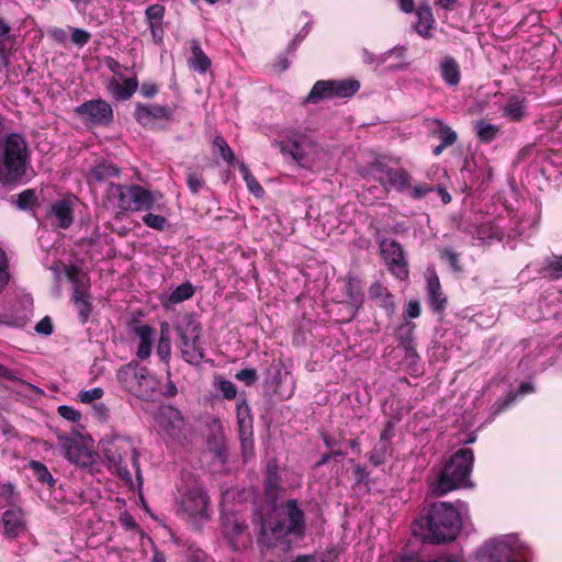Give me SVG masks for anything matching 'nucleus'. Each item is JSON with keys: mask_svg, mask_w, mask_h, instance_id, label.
<instances>
[{"mask_svg": "<svg viewBox=\"0 0 562 562\" xmlns=\"http://www.w3.org/2000/svg\"><path fill=\"white\" fill-rule=\"evenodd\" d=\"M440 76L450 87H456L461 81L460 66L452 56H445L440 61Z\"/></svg>", "mask_w": 562, "mask_h": 562, "instance_id": "26", "label": "nucleus"}, {"mask_svg": "<svg viewBox=\"0 0 562 562\" xmlns=\"http://www.w3.org/2000/svg\"><path fill=\"white\" fill-rule=\"evenodd\" d=\"M119 172L120 170L114 164L103 160L91 169L90 175L95 181L101 182L109 178L119 176Z\"/></svg>", "mask_w": 562, "mask_h": 562, "instance_id": "38", "label": "nucleus"}, {"mask_svg": "<svg viewBox=\"0 0 562 562\" xmlns=\"http://www.w3.org/2000/svg\"><path fill=\"white\" fill-rule=\"evenodd\" d=\"M134 116L143 127L154 130L158 121H172L173 110L167 105L136 103Z\"/></svg>", "mask_w": 562, "mask_h": 562, "instance_id": "10", "label": "nucleus"}, {"mask_svg": "<svg viewBox=\"0 0 562 562\" xmlns=\"http://www.w3.org/2000/svg\"><path fill=\"white\" fill-rule=\"evenodd\" d=\"M145 16L148 24L162 23L165 7L159 3L151 4L145 10Z\"/></svg>", "mask_w": 562, "mask_h": 562, "instance_id": "48", "label": "nucleus"}, {"mask_svg": "<svg viewBox=\"0 0 562 562\" xmlns=\"http://www.w3.org/2000/svg\"><path fill=\"white\" fill-rule=\"evenodd\" d=\"M36 201V195L34 190L27 189L21 192L18 195L16 204L21 210H26L31 207Z\"/></svg>", "mask_w": 562, "mask_h": 562, "instance_id": "52", "label": "nucleus"}, {"mask_svg": "<svg viewBox=\"0 0 562 562\" xmlns=\"http://www.w3.org/2000/svg\"><path fill=\"white\" fill-rule=\"evenodd\" d=\"M502 116L514 123L525 120L527 116L526 100L517 95H512L503 106Z\"/></svg>", "mask_w": 562, "mask_h": 562, "instance_id": "24", "label": "nucleus"}, {"mask_svg": "<svg viewBox=\"0 0 562 562\" xmlns=\"http://www.w3.org/2000/svg\"><path fill=\"white\" fill-rule=\"evenodd\" d=\"M100 449L109 465L113 467L117 474L125 481H132V475L124 462V459L131 456L133 468L136 476L140 480V467L138 461V452L133 447L130 439L114 436L109 440L100 441Z\"/></svg>", "mask_w": 562, "mask_h": 562, "instance_id": "5", "label": "nucleus"}, {"mask_svg": "<svg viewBox=\"0 0 562 562\" xmlns=\"http://www.w3.org/2000/svg\"><path fill=\"white\" fill-rule=\"evenodd\" d=\"M427 291L431 308L435 312L443 311L447 306V297L442 293L439 277L436 273L428 277Z\"/></svg>", "mask_w": 562, "mask_h": 562, "instance_id": "22", "label": "nucleus"}, {"mask_svg": "<svg viewBox=\"0 0 562 562\" xmlns=\"http://www.w3.org/2000/svg\"><path fill=\"white\" fill-rule=\"evenodd\" d=\"M246 405V401L243 400L240 401V403L237 404V407H236V411H237V422H238V426H239V438H240V446H241V450L244 451L245 450V447H246V432H245V428H244V422L246 419V416H244L243 414V407Z\"/></svg>", "mask_w": 562, "mask_h": 562, "instance_id": "54", "label": "nucleus"}, {"mask_svg": "<svg viewBox=\"0 0 562 562\" xmlns=\"http://www.w3.org/2000/svg\"><path fill=\"white\" fill-rule=\"evenodd\" d=\"M439 257L441 260L446 261L454 272L460 273L463 271V267L460 263V254L456 252L452 248L446 247L439 249Z\"/></svg>", "mask_w": 562, "mask_h": 562, "instance_id": "44", "label": "nucleus"}, {"mask_svg": "<svg viewBox=\"0 0 562 562\" xmlns=\"http://www.w3.org/2000/svg\"><path fill=\"white\" fill-rule=\"evenodd\" d=\"M64 273L72 285L71 295L90 292V280L86 273L82 272L81 268L74 265L65 266Z\"/></svg>", "mask_w": 562, "mask_h": 562, "instance_id": "21", "label": "nucleus"}, {"mask_svg": "<svg viewBox=\"0 0 562 562\" xmlns=\"http://www.w3.org/2000/svg\"><path fill=\"white\" fill-rule=\"evenodd\" d=\"M0 497H2L8 504H13L18 499V493L11 483L0 484Z\"/></svg>", "mask_w": 562, "mask_h": 562, "instance_id": "56", "label": "nucleus"}, {"mask_svg": "<svg viewBox=\"0 0 562 562\" xmlns=\"http://www.w3.org/2000/svg\"><path fill=\"white\" fill-rule=\"evenodd\" d=\"M369 297L374 301L378 306L393 308L392 295L380 282L371 284L369 288Z\"/></svg>", "mask_w": 562, "mask_h": 562, "instance_id": "35", "label": "nucleus"}, {"mask_svg": "<svg viewBox=\"0 0 562 562\" xmlns=\"http://www.w3.org/2000/svg\"><path fill=\"white\" fill-rule=\"evenodd\" d=\"M75 113L92 125L108 126L113 121V109L102 99L81 103L75 109Z\"/></svg>", "mask_w": 562, "mask_h": 562, "instance_id": "9", "label": "nucleus"}, {"mask_svg": "<svg viewBox=\"0 0 562 562\" xmlns=\"http://www.w3.org/2000/svg\"><path fill=\"white\" fill-rule=\"evenodd\" d=\"M106 91L117 101H127L138 89L136 77L120 79L111 77L105 83Z\"/></svg>", "mask_w": 562, "mask_h": 562, "instance_id": "15", "label": "nucleus"}, {"mask_svg": "<svg viewBox=\"0 0 562 562\" xmlns=\"http://www.w3.org/2000/svg\"><path fill=\"white\" fill-rule=\"evenodd\" d=\"M427 131L431 137L440 139V143L452 146L458 140V134L452 127L440 119H428L425 121Z\"/></svg>", "mask_w": 562, "mask_h": 562, "instance_id": "19", "label": "nucleus"}, {"mask_svg": "<svg viewBox=\"0 0 562 562\" xmlns=\"http://www.w3.org/2000/svg\"><path fill=\"white\" fill-rule=\"evenodd\" d=\"M395 436V423L391 419L386 420L383 425V429L380 434L382 441L391 443L392 438Z\"/></svg>", "mask_w": 562, "mask_h": 562, "instance_id": "61", "label": "nucleus"}, {"mask_svg": "<svg viewBox=\"0 0 562 562\" xmlns=\"http://www.w3.org/2000/svg\"><path fill=\"white\" fill-rule=\"evenodd\" d=\"M212 151L214 155H220L223 160L232 166L235 162V155L226 140L221 136L216 135L212 142Z\"/></svg>", "mask_w": 562, "mask_h": 562, "instance_id": "40", "label": "nucleus"}, {"mask_svg": "<svg viewBox=\"0 0 562 562\" xmlns=\"http://www.w3.org/2000/svg\"><path fill=\"white\" fill-rule=\"evenodd\" d=\"M279 148L281 153L289 155L297 165L303 166L306 154L297 142H281Z\"/></svg>", "mask_w": 562, "mask_h": 562, "instance_id": "42", "label": "nucleus"}, {"mask_svg": "<svg viewBox=\"0 0 562 562\" xmlns=\"http://www.w3.org/2000/svg\"><path fill=\"white\" fill-rule=\"evenodd\" d=\"M106 198L121 211L132 210V186L110 183L106 189Z\"/></svg>", "mask_w": 562, "mask_h": 562, "instance_id": "18", "label": "nucleus"}, {"mask_svg": "<svg viewBox=\"0 0 562 562\" xmlns=\"http://www.w3.org/2000/svg\"><path fill=\"white\" fill-rule=\"evenodd\" d=\"M57 411L63 418L69 422L78 423L81 419V413L71 406L60 405Z\"/></svg>", "mask_w": 562, "mask_h": 562, "instance_id": "55", "label": "nucleus"}, {"mask_svg": "<svg viewBox=\"0 0 562 562\" xmlns=\"http://www.w3.org/2000/svg\"><path fill=\"white\" fill-rule=\"evenodd\" d=\"M431 191H434V187L428 183H418L412 188L409 195L414 200H422Z\"/></svg>", "mask_w": 562, "mask_h": 562, "instance_id": "58", "label": "nucleus"}, {"mask_svg": "<svg viewBox=\"0 0 562 562\" xmlns=\"http://www.w3.org/2000/svg\"><path fill=\"white\" fill-rule=\"evenodd\" d=\"M9 280L10 273L8 271V258L4 250L0 248V292L9 283Z\"/></svg>", "mask_w": 562, "mask_h": 562, "instance_id": "53", "label": "nucleus"}, {"mask_svg": "<svg viewBox=\"0 0 562 562\" xmlns=\"http://www.w3.org/2000/svg\"><path fill=\"white\" fill-rule=\"evenodd\" d=\"M30 468L33 470L36 479L43 484H47L49 486H54L55 480L48 469L38 461H31Z\"/></svg>", "mask_w": 562, "mask_h": 562, "instance_id": "45", "label": "nucleus"}, {"mask_svg": "<svg viewBox=\"0 0 562 562\" xmlns=\"http://www.w3.org/2000/svg\"><path fill=\"white\" fill-rule=\"evenodd\" d=\"M4 535L11 539L19 537L26 530L24 513L20 507L7 509L2 515Z\"/></svg>", "mask_w": 562, "mask_h": 562, "instance_id": "17", "label": "nucleus"}, {"mask_svg": "<svg viewBox=\"0 0 562 562\" xmlns=\"http://www.w3.org/2000/svg\"><path fill=\"white\" fill-rule=\"evenodd\" d=\"M416 527L424 541L436 544L445 543L457 538L461 529V516L450 503L437 502L419 516Z\"/></svg>", "mask_w": 562, "mask_h": 562, "instance_id": "2", "label": "nucleus"}, {"mask_svg": "<svg viewBox=\"0 0 562 562\" xmlns=\"http://www.w3.org/2000/svg\"><path fill=\"white\" fill-rule=\"evenodd\" d=\"M177 333L180 338V350L183 360L190 364H200L204 355L202 348L199 345V327L196 325H193L191 330H184L183 328L178 327Z\"/></svg>", "mask_w": 562, "mask_h": 562, "instance_id": "12", "label": "nucleus"}, {"mask_svg": "<svg viewBox=\"0 0 562 562\" xmlns=\"http://www.w3.org/2000/svg\"><path fill=\"white\" fill-rule=\"evenodd\" d=\"M187 184L193 193H198L204 186V180L201 175L190 172L187 175Z\"/></svg>", "mask_w": 562, "mask_h": 562, "instance_id": "60", "label": "nucleus"}, {"mask_svg": "<svg viewBox=\"0 0 562 562\" xmlns=\"http://www.w3.org/2000/svg\"><path fill=\"white\" fill-rule=\"evenodd\" d=\"M415 324L412 322H405L401 324L397 328V341L398 347L403 348L406 351L408 357L417 356L415 341H414V330Z\"/></svg>", "mask_w": 562, "mask_h": 562, "instance_id": "28", "label": "nucleus"}, {"mask_svg": "<svg viewBox=\"0 0 562 562\" xmlns=\"http://www.w3.org/2000/svg\"><path fill=\"white\" fill-rule=\"evenodd\" d=\"M346 296L352 301V302H359L361 292L360 286L358 284V281L352 278H348L345 281V290H344Z\"/></svg>", "mask_w": 562, "mask_h": 562, "instance_id": "50", "label": "nucleus"}, {"mask_svg": "<svg viewBox=\"0 0 562 562\" xmlns=\"http://www.w3.org/2000/svg\"><path fill=\"white\" fill-rule=\"evenodd\" d=\"M157 199L155 195L140 186H132V210L131 211H148L155 209Z\"/></svg>", "mask_w": 562, "mask_h": 562, "instance_id": "23", "label": "nucleus"}, {"mask_svg": "<svg viewBox=\"0 0 562 562\" xmlns=\"http://www.w3.org/2000/svg\"><path fill=\"white\" fill-rule=\"evenodd\" d=\"M131 331L139 338L136 356L140 360L149 358L153 349L154 328L147 324L134 321L131 324Z\"/></svg>", "mask_w": 562, "mask_h": 562, "instance_id": "16", "label": "nucleus"}, {"mask_svg": "<svg viewBox=\"0 0 562 562\" xmlns=\"http://www.w3.org/2000/svg\"><path fill=\"white\" fill-rule=\"evenodd\" d=\"M473 462L474 453L472 449L461 448L457 450L430 484L431 494L439 497L463 486L470 476Z\"/></svg>", "mask_w": 562, "mask_h": 562, "instance_id": "4", "label": "nucleus"}, {"mask_svg": "<svg viewBox=\"0 0 562 562\" xmlns=\"http://www.w3.org/2000/svg\"><path fill=\"white\" fill-rule=\"evenodd\" d=\"M120 385L132 395L147 400L157 390V381L146 367L135 361L122 366L116 373Z\"/></svg>", "mask_w": 562, "mask_h": 562, "instance_id": "7", "label": "nucleus"}, {"mask_svg": "<svg viewBox=\"0 0 562 562\" xmlns=\"http://www.w3.org/2000/svg\"><path fill=\"white\" fill-rule=\"evenodd\" d=\"M215 385L222 392V395L226 400H234L237 395V389L235 384L222 376H215Z\"/></svg>", "mask_w": 562, "mask_h": 562, "instance_id": "46", "label": "nucleus"}, {"mask_svg": "<svg viewBox=\"0 0 562 562\" xmlns=\"http://www.w3.org/2000/svg\"><path fill=\"white\" fill-rule=\"evenodd\" d=\"M281 491V486L265 485V504L255 515L260 522L257 541L267 548L288 542L290 536L301 538L305 533V515L297 501L288 499L284 506L277 505Z\"/></svg>", "mask_w": 562, "mask_h": 562, "instance_id": "1", "label": "nucleus"}, {"mask_svg": "<svg viewBox=\"0 0 562 562\" xmlns=\"http://www.w3.org/2000/svg\"><path fill=\"white\" fill-rule=\"evenodd\" d=\"M103 390L101 387H93L79 393V398L82 403L89 404L103 396Z\"/></svg>", "mask_w": 562, "mask_h": 562, "instance_id": "57", "label": "nucleus"}, {"mask_svg": "<svg viewBox=\"0 0 562 562\" xmlns=\"http://www.w3.org/2000/svg\"><path fill=\"white\" fill-rule=\"evenodd\" d=\"M206 446L215 459H218L221 462L225 461L226 449L224 445V436L220 427L215 430H212V432L207 436Z\"/></svg>", "mask_w": 562, "mask_h": 562, "instance_id": "31", "label": "nucleus"}, {"mask_svg": "<svg viewBox=\"0 0 562 562\" xmlns=\"http://www.w3.org/2000/svg\"><path fill=\"white\" fill-rule=\"evenodd\" d=\"M418 21L415 25V31L424 38H430V31L435 27L436 20L434 18L431 8L427 4L419 5L416 10Z\"/></svg>", "mask_w": 562, "mask_h": 562, "instance_id": "27", "label": "nucleus"}, {"mask_svg": "<svg viewBox=\"0 0 562 562\" xmlns=\"http://www.w3.org/2000/svg\"><path fill=\"white\" fill-rule=\"evenodd\" d=\"M380 250L391 273L400 280L407 279L409 274L408 262L405 259L402 245L394 239L384 238L380 243Z\"/></svg>", "mask_w": 562, "mask_h": 562, "instance_id": "8", "label": "nucleus"}, {"mask_svg": "<svg viewBox=\"0 0 562 562\" xmlns=\"http://www.w3.org/2000/svg\"><path fill=\"white\" fill-rule=\"evenodd\" d=\"M280 481L279 467L276 461H270L267 467L265 485L281 486Z\"/></svg>", "mask_w": 562, "mask_h": 562, "instance_id": "51", "label": "nucleus"}, {"mask_svg": "<svg viewBox=\"0 0 562 562\" xmlns=\"http://www.w3.org/2000/svg\"><path fill=\"white\" fill-rule=\"evenodd\" d=\"M49 218H54L53 224L59 228H68L74 222V213L70 202L66 200H58L50 205L47 212Z\"/></svg>", "mask_w": 562, "mask_h": 562, "instance_id": "20", "label": "nucleus"}, {"mask_svg": "<svg viewBox=\"0 0 562 562\" xmlns=\"http://www.w3.org/2000/svg\"><path fill=\"white\" fill-rule=\"evenodd\" d=\"M194 294V288L190 282L178 285L168 296L170 304H177L190 299Z\"/></svg>", "mask_w": 562, "mask_h": 562, "instance_id": "43", "label": "nucleus"}, {"mask_svg": "<svg viewBox=\"0 0 562 562\" xmlns=\"http://www.w3.org/2000/svg\"><path fill=\"white\" fill-rule=\"evenodd\" d=\"M474 562H528L525 558L518 560L513 549L505 542L490 541L480 548Z\"/></svg>", "mask_w": 562, "mask_h": 562, "instance_id": "13", "label": "nucleus"}, {"mask_svg": "<svg viewBox=\"0 0 562 562\" xmlns=\"http://www.w3.org/2000/svg\"><path fill=\"white\" fill-rule=\"evenodd\" d=\"M246 495L243 491L227 490L222 497L223 535L234 551L246 547Z\"/></svg>", "mask_w": 562, "mask_h": 562, "instance_id": "3", "label": "nucleus"}, {"mask_svg": "<svg viewBox=\"0 0 562 562\" xmlns=\"http://www.w3.org/2000/svg\"><path fill=\"white\" fill-rule=\"evenodd\" d=\"M333 83V93L335 99H346L355 95L360 89V82L357 79L348 78L341 80H330Z\"/></svg>", "mask_w": 562, "mask_h": 562, "instance_id": "29", "label": "nucleus"}, {"mask_svg": "<svg viewBox=\"0 0 562 562\" xmlns=\"http://www.w3.org/2000/svg\"><path fill=\"white\" fill-rule=\"evenodd\" d=\"M142 221L146 226L157 231H164L168 225V221L165 216L154 213H146Z\"/></svg>", "mask_w": 562, "mask_h": 562, "instance_id": "47", "label": "nucleus"}, {"mask_svg": "<svg viewBox=\"0 0 562 562\" xmlns=\"http://www.w3.org/2000/svg\"><path fill=\"white\" fill-rule=\"evenodd\" d=\"M157 355L161 361L166 364L169 363L171 356V338H170V327L168 323H162L160 325V336L157 345Z\"/></svg>", "mask_w": 562, "mask_h": 562, "instance_id": "32", "label": "nucleus"}, {"mask_svg": "<svg viewBox=\"0 0 562 562\" xmlns=\"http://www.w3.org/2000/svg\"><path fill=\"white\" fill-rule=\"evenodd\" d=\"M412 176L404 168H395L385 180L386 186L397 192H404L411 187Z\"/></svg>", "mask_w": 562, "mask_h": 562, "instance_id": "33", "label": "nucleus"}, {"mask_svg": "<svg viewBox=\"0 0 562 562\" xmlns=\"http://www.w3.org/2000/svg\"><path fill=\"white\" fill-rule=\"evenodd\" d=\"M209 497L201 488L189 490L181 502V509L193 521H204L209 519L207 515Z\"/></svg>", "mask_w": 562, "mask_h": 562, "instance_id": "11", "label": "nucleus"}, {"mask_svg": "<svg viewBox=\"0 0 562 562\" xmlns=\"http://www.w3.org/2000/svg\"><path fill=\"white\" fill-rule=\"evenodd\" d=\"M516 400V394L513 392H508L505 397L498 398L492 405L491 411L492 415L496 416L505 412Z\"/></svg>", "mask_w": 562, "mask_h": 562, "instance_id": "49", "label": "nucleus"}, {"mask_svg": "<svg viewBox=\"0 0 562 562\" xmlns=\"http://www.w3.org/2000/svg\"><path fill=\"white\" fill-rule=\"evenodd\" d=\"M58 443L64 452V456L72 463L86 468L93 463V454L91 450L79 442L75 438L68 436H58Z\"/></svg>", "mask_w": 562, "mask_h": 562, "instance_id": "14", "label": "nucleus"}, {"mask_svg": "<svg viewBox=\"0 0 562 562\" xmlns=\"http://www.w3.org/2000/svg\"><path fill=\"white\" fill-rule=\"evenodd\" d=\"M91 294L89 293H82V294H76L71 295V302L74 303L75 307L77 308L79 319L82 324H86L92 313V304H91Z\"/></svg>", "mask_w": 562, "mask_h": 562, "instance_id": "36", "label": "nucleus"}, {"mask_svg": "<svg viewBox=\"0 0 562 562\" xmlns=\"http://www.w3.org/2000/svg\"><path fill=\"white\" fill-rule=\"evenodd\" d=\"M91 38V34L82 29H72L71 41L78 46H85Z\"/></svg>", "mask_w": 562, "mask_h": 562, "instance_id": "59", "label": "nucleus"}, {"mask_svg": "<svg viewBox=\"0 0 562 562\" xmlns=\"http://www.w3.org/2000/svg\"><path fill=\"white\" fill-rule=\"evenodd\" d=\"M394 169L395 168L389 166L383 157H376L372 162H370V171L374 175V178L385 188V180Z\"/></svg>", "mask_w": 562, "mask_h": 562, "instance_id": "39", "label": "nucleus"}, {"mask_svg": "<svg viewBox=\"0 0 562 562\" xmlns=\"http://www.w3.org/2000/svg\"><path fill=\"white\" fill-rule=\"evenodd\" d=\"M541 274L549 280L562 279V255H551L541 268Z\"/></svg>", "mask_w": 562, "mask_h": 562, "instance_id": "37", "label": "nucleus"}, {"mask_svg": "<svg viewBox=\"0 0 562 562\" xmlns=\"http://www.w3.org/2000/svg\"><path fill=\"white\" fill-rule=\"evenodd\" d=\"M190 45L192 56L189 59V66L201 74L206 72L211 67V59L204 54L196 40H192Z\"/></svg>", "mask_w": 562, "mask_h": 562, "instance_id": "30", "label": "nucleus"}, {"mask_svg": "<svg viewBox=\"0 0 562 562\" xmlns=\"http://www.w3.org/2000/svg\"><path fill=\"white\" fill-rule=\"evenodd\" d=\"M474 131L476 133L477 139L484 144L492 143L501 133L499 126L487 123L484 120L475 122Z\"/></svg>", "mask_w": 562, "mask_h": 562, "instance_id": "34", "label": "nucleus"}, {"mask_svg": "<svg viewBox=\"0 0 562 562\" xmlns=\"http://www.w3.org/2000/svg\"><path fill=\"white\" fill-rule=\"evenodd\" d=\"M333 83L330 80H317L304 99V104H319L324 100H333Z\"/></svg>", "mask_w": 562, "mask_h": 562, "instance_id": "25", "label": "nucleus"}, {"mask_svg": "<svg viewBox=\"0 0 562 562\" xmlns=\"http://www.w3.org/2000/svg\"><path fill=\"white\" fill-rule=\"evenodd\" d=\"M248 191L251 192L257 199L265 195V190L261 184L248 172Z\"/></svg>", "mask_w": 562, "mask_h": 562, "instance_id": "64", "label": "nucleus"}, {"mask_svg": "<svg viewBox=\"0 0 562 562\" xmlns=\"http://www.w3.org/2000/svg\"><path fill=\"white\" fill-rule=\"evenodd\" d=\"M391 454V443L386 441H379L373 447L372 451L369 453V461L374 465L379 467L385 463L387 456Z\"/></svg>", "mask_w": 562, "mask_h": 562, "instance_id": "41", "label": "nucleus"}, {"mask_svg": "<svg viewBox=\"0 0 562 562\" xmlns=\"http://www.w3.org/2000/svg\"><path fill=\"white\" fill-rule=\"evenodd\" d=\"M356 484H367L369 481V472L364 465L356 464L352 469Z\"/></svg>", "mask_w": 562, "mask_h": 562, "instance_id": "63", "label": "nucleus"}, {"mask_svg": "<svg viewBox=\"0 0 562 562\" xmlns=\"http://www.w3.org/2000/svg\"><path fill=\"white\" fill-rule=\"evenodd\" d=\"M54 326L50 317L42 318L35 326V331L41 335L48 336L53 333Z\"/></svg>", "mask_w": 562, "mask_h": 562, "instance_id": "62", "label": "nucleus"}, {"mask_svg": "<svg viewBox=\"0 0 562 562\" xmlns=\"http://www.w3.org/2000/svg\"><path fill=\"white\" fill-rule=\"evenodd\" d=\"M27 146L19 134H10L3 143L2 161L0 162V176L8 182L18 181L26 169Z\"/></svg>", "mask_w": 562, "mask_h": 562, "instance_id": "6", "label": "nucleus"}]
</instances>
